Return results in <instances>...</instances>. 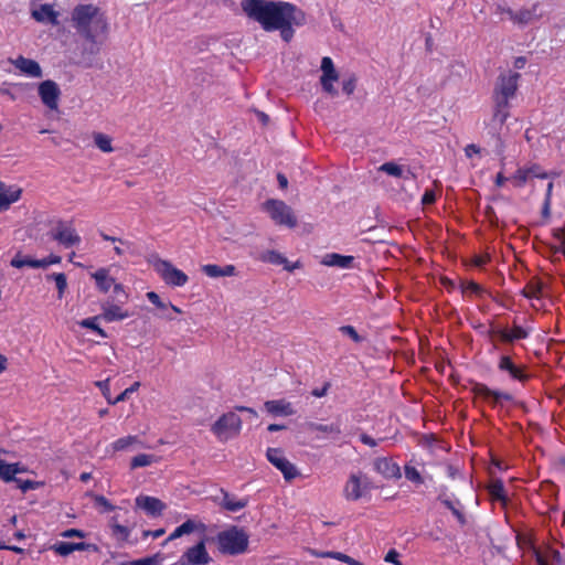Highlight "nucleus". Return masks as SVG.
Wrapping results in <instances>:
<instances>
[{"label":"nucleus","mask_w":565,"mask_h":565,"mask_svg":"<svg viewBox=\"0 0 565 565\" xmlns=\"http://www.w3.org/2000/svg\"><path fill=\"white\" fill-rule=\"evenodd\" d=\"M242 9L249 19L267 31H279L285 42L294 38V26L305 22L303 13L294 4L284 1L243 0Z\"/></svg>","instance_id":"f257e3e1"},{"label":"nucleus","mask_w":565,"mask_h":565,"mask_svg":"<svg viewBox=\"0 0 565 565\" xmlns=\"http://www.w3.org/2000/svg\"><path fill=\"white\" fill-rule=\"evenodd\" d=\"M71 25L83 40L82 60L90 64L108 36L109 23L105 12L93 3L77 4L71 13Z\"/></svg>","instance_id":"f03ea898"},{"label":"nucleus","mask_w":565,"mask_h":565,"mask_svg":"<svg viewBox=\"0 0 565 565\" xmlns=\"http://www.w3.org/2000/svg\"><path fill=\"white\" fill-rule=\"evenodd\" d=\"M249 536L238 526H231L216 535L218 551L222 554L239 555L247 551Z\"/></svg>","instance_id":"7ed1b4c3"},{"label":"nucleus","mask_w":565,"mask_h":565,"mask_svg":"<svg viewBox=\"0 0 565 565\" xmlns=\"http://www.w3.org/2000/svg\"><path fill=\"white\" fill-rule=\"evenodd\" d=\"M509 107L510 104L508 102L494 100V110L489 125V134L494 138V149L499 156L503 154L505 148L501 136V129L510 116Z\"/></svg>","instance_id":"20e7f679"},{"label":"nucleus","mask_w":565,"mask_h":565,"mask_svg":"<svg viewBox=\"0 0 565 565\" xmlns=\"http://www.w3.org/2000/svg\"><path fill=\"white\" fill-rule=\"evenodd\" d=\"M242 428V419L241 417L234 413L230 412L223 414L211 427L212 433L216 436V438L221 441H227L236 436H238Z\"/></svg>","instance_id":"39448f33"},{"label":"nucleus","mask_w":565,"mask_h":565,"mask_svg":"<svg viewBox=\"0 0 565 565\" xmlns=\"http://www.w3.org/2000/svg\"><path fill=\"white\" fill-rule=\"evenodd\" d=\"M265 211L269 214L270 218L278 225H284L289 228L297 226V216L294 210L280 200H267L264 204Z\"/></svg>","instance_id":"423d86ee"},{"label":"nucleus","mask_w":565,"mask_h":565,"mask_svg":"<svg viewBox=\"0 0 565 565\" xmlns=\"http://www.w3.org/2000/svg\"><path fill=\"white\" fill-rule=\"evenodd\" d=\"M372 488L370 478L362 473H351L343 488V497L348 501H358L366 497Z\"/></svg>","instance_id":"0eeeda50"},{"label":"nucleus","mask_w":565,"mask_h":565,"mask_svg":"<svg viewBox=\"0 0 565 565\" xmlns=\"http://www.w3.org/2000/svg\"><path fill=\"white\" fill-rule=\"evenodd\" d=\"M520 77L519 73L511 71L500 74L494 85L493 99L509 103L515 96Z\"/></svg>","instance_id":"6e6552de"},{"label":"nucleus","mask_w":565,"mask_h":565,"mask_svg":"<svg viewBox=\"0 0 565 565\" xmlns=\"http://www.w3.org/2000/svg\"><path fill=\"white\" fill-rule=\"evenodd\" d=\"M153 268L169 286L182 287L189 280L188 276L182 270L174 267L169 260L158 258L153 262Z\"/></svg>","instance_id":"1a4fd4ad"},{"label":"nucleus","mask_w":565,"mask_h":565,"mask_svg":"<svg viewBox=\"0 0 565 565\" xmlns=\"http://www.w3.org/2000/svg\"><path fill=\"white\" fill-rule=\"evenodd\" d=\"M51 236L54 241L58 242L66 248L81 243V236L77 234L71 222L57 221L51 232Z\"/></svg>","instance_id":"9d476101"},{"label":"nucleus","mask_w":565,"mask_h":565,"mask_svg":"<svg viewBox=\"0 0 565 565\" xmlns=\"http://www.w3.org/2000/svg\"><path fill=\"white\" fill-rule=\"evenodd\" d=\"M212 562V557L206 551L204 541H200L192 547H189L174 565H206Z\"/></svg>","instance_id":"9b49d317"},{"label":"nucleus","mask_w":565,"mask_h":565,"mask_svg":"<svg viewBox=\"0 0 565 565\" xmlns=\"http://www.w3.org/2000/svg\"><path fill=\"white\" fill-rule=\"evenodd\" d=\"M268 461L284 475L287 481L295 479L298 475L297 468L292 465L279 448H268L266 451Z\"/></svg>","instance_id":"f8f14e48"},{"label":"nucleus","mask_w":565,"mask_h":565,"mask_svg":"<svg viewBox=\"0 0 565 565\" xmlns=\"http://www.w3.org/2000/svg\"><path fill=\"white\" fill-rule=\"evenodd\" d=\"M39 95L42 103L51 110L58 107L61 90L58 85L51 79H46L39 85Z\"/></svg>","instance_id":"ddd939ff"},{"label":"nucleus","mask_w":565,"mask_h":565,"mask_svg":"<svg viewBox=\"0 0 565 565\" xmlns=\"http://www.w3.org/2000/svg\"><path fill=\"white\" fill-rule=\"evenodd\" d=\"M473 393L484 398L486 401L492 403L493 405L501 404L502 402H511L513 396L505 392L493 391L489 388L487 385L477 383L473 388Z\"/></svg>","instance_id":"4468645a"},{"label":"nucleus","mask_w":565,"mask_h":565,"mask_svg":"<svg viewBox=\"0 0 565 565\" xmlns=\"http://www.w3.org/2000/svg\"><path fill=\"white\" fill-rule=\"evenodd\" d=\"M22 189L17 185H7L0 181V212L7 211L10 205L20 200Z\"/></svg>","instance_id":"2eb2a0df"},{"label":"nucleus","mask_w":565,"mask_h":565,"mask_svg":"<svg viewBox=\"0 0 565 565\" xmlns=\"http://www.w3.org/2000/svg\"><path fill=\"white\" fill-rule=\"evenodd\" d=\"M10 62L14 65L15 68H18L20 72H22L29 77H42V68L40 64L34 60H30L20 55L14 60H10Z\"/></svg>","instance_id":"dca6fc26"},{"label":"nucleus","mask_w":565,"mask_h":565,"mask_svg":"<svg viewBox=\"0 0 565 565\" xmlns=\"http://www.w3.org/2000/svg\"><path fill=\"white\" fill-rule=\"evenodd\" d=\"M31 17L40 23L58 24V12L51 4H41L39 8L31 10Z\"/></svg>","instance_id":"f3484780"},{"label":"nucleus","mask_w":565,"mask_h":565,"mask_svg":"<svg viewBox=\"0 0 565 565\" xmlns=\"http://www.w3.org/2000/svg\"><path fill=\"white\" fill-rule=\"evenodd\" d=\"M136 505L151 516L160 515L166 508L161 500L149 495L137 497Z\"/></svg>","instance_id":"a211bd4d"},{"label":"nucleus","mask_w":565,"mask_h":565,"mask_svg":"<svg viewBox=\"0 0 565 565\" xmlns=\"http://www.w3.org/2000/svg\"><path fill=\"white\" fill-rule=\"evenodd\" d=\"M530 331L521 326H514L512 330L497 329L491 331V335H497L502 342L512 343L516 340L526 339Z\"/></svg>","instance_id":"6ab92c4d"},{"label":"nucleus","mask_w":565,"mask_h":565,"mask_svg":"<svg viewBox=\"0 0 565 565\" xmlns=\"http://www.w3.org/2000/svg\"><path fill=\"white\" fill-rule=\"evenodd\" d=\"M498 369L500 371L508 372L512 379L520 382H525L529 379V375L523 371V369L516 366L508 355H502L500 358Z\"/></svg>","instance_id":"aec40b11"},{"label":"nucleus","mask_w":565,"mask_h":565,"mask_svg":"<svg viewBox=\"0 0 565 565\" xmlns=\"http://www.w3.org/2000/svg\"><path fill=\"white\" fill-rule=\"evenodd\" d=\"M265 409L274 416H291L295 409L286 399H273L264 403Z\"/></svg>","instance_id":"412c9836"},{"label":"nucleus","mask_w":565,"mask_h":565,"mask_svg":"<svg viewBox=\"0 0 565 565\" xmlns=\"http://www.w3.org/2000/svg\"><path fill=\"white\" fill-rule=\"evenodd\" d=\"M258 258L265 263H269L273 265H281L286 270L290 273L300 266L299 262L290 265L288 259L276 250H265L259 255Z\"/></svg>","instance_id":"4be33fe9"},{"label":"nucleus","mask_w":565,"mask_h":565,"mask_svg":"<svg viewBox=\"0 0 565 565\" xmlns=\"http://www.w3.org/2000/svg\"><path fill=\"white\" fill-rule=\"evenodd\" d=\"M303 427L308 431H319L323 436L322 437H338L341 434V427L339 423L331 424H319L316 422H306Z\"/></svg>","instance_id":"5701e85b"},{"label":"nucleus","mask_w":565,"mask_h":565,"mask_svg":"<svg viewBox=\"0 0 565 565\" xmlns=\"http://www.w3.org/2000/svg\"><path fill=\"white\" fill-rule=\"evenodd\" d=\"M374 469L387 479L401 477L399 467L387 458H377L374 461Z\"/></svg>","instance_id":"b1692460"},{"label":"nucleus","mask_w":565,"mask_h":565,"mask_svg":"<svg viewBox=\"0 0 565 565\" xmlns=\"http://www.w3.org/2000/svg\"><path fill=\"white\" fill-rule=\"evenodd\" d=\"M353 262V256H344L337 253H329L323 256L321 264L330 267L351 268Z\"/></svg>","instance_id":"393cba45"},{"label":"nucleus","mask_w":565,"mask_h":565,"mask_svg":"<svg viewBox=\"0 0 565 565\" xmlns=\"http://www.w3.org/2000/svg\"><path fill=\"white\" fill-rule=\"evenodd\" d=\"M201 269L206 276L211 278L231 277L236 274V268L234 265H225L222 267L215 264H207L203 265Z\"/></svg>","instance_id":"a878e982"},{"label":"nucleus","mask_w":565,"mask_h":565,"mask_svg":"<svg viewBox=\"0 0 565 565\" xmlns=\"http://www.w3.org/2000/svg\"><path fill=\"white\" fill-rule=\"evenodd\" d=\"M130 317L128 311H124L119 306L107 303L103 306L102 318L108 322L124 320Z\"/></svg>","instance_id":"bb28decb"},{"label":"nucleus","mask_w":565,"mask_h":565,"mask_svg":"<svg viewBox=\"0 0 565 565\" xmlns=\"http://www.w3.org/2000/svg\"><path fill=\"white\" fill-rule=\"evenodd\" d=\"M92 277L95 279L98 289L102 292H108L110 287L114 285L115 280L108 274V269L100 268L92 274Z\"/></svg>","instance_id":"cd10ccee"},{"label":"nucleus","mask_w":565,"mask_h":565,"mask_svg":"<svg viewBox=\"0 0 565 565\" xmlns=\"http://www.w3.org/2000/svg\"><path fill=\"white\" fill-rule=\"evenodd\" d=\"M222 493H223V500L221 502V505L227 511L237 512V511L244 509L248 503L247 499L236 500L223 490H222Z\"/></svg>","instance_id":"c85d7f7f"},{"label":"nucleus","mask_w":565,"mask_h":565,"mask_svg":"<svg viewBox=\"0 0 565 565\" xmlns=\"http://www.w3.org/2000/svg\"><path fill=\"white\" fill-rule=\"evenodd\" d=\"M195 527L196 525L192 520L185 521L184 523L174 529V531L163 542V545H166L170 541L181 537L182 535L192 533L195 530Z\"/></svg>","instance_id":"c756f323"},{"label":"nucleus","mask_w":565,"mask_h":565,"mask_svg":"<svg viewBox=\"0 0 565 565\" xmlns=\"http://www.w3.org/2000/svg\"><path fill=\"white\" fill-rule=\"evenodd\" d=\"M489 494L492 500H497L505 504L507 497L503 482L501 480L492 481L488 487Z\"/></svg>","instance_id":"7c9ffc66"},{"label":"nucleus","mask_w":565,"mask_h":565,"mask_svg":"<svg viewBox=\"0 0 565 565\" xmlns=\"http://www.w3.org/2000/svg\"><path fill=\"white\" fill-rule=\"evenodd\" d=\"M11 463H7L6 461L0 459V479L4 482H20L19 478H15L17 476V469L13 468Z\"/></svg>","instance_id":"2f4dec72"},{"label":"nucleus","mask_w":565,"mask_h":565,"mask_svg":"<svg viewBox=\"0 0 565 565\" xmlns=\"http://www.w3.org/2000/svg\"><path fill=\"white\" fill-rule=\"evenodd\" d=\"M95 146L103 152H111V138L103 132H94L93 135Z\"/></svg>","instance_id":"473e14b6"},{"label":"nucleus","mask_w":565,"mask_h":565,"mask_svg":"<svg viewBox=\"0 0 565 565\" xmlns=\"http://www.w3.org/2000/svg\"><path fill=\"white\" fill-rule=\"evenodd\" d=\"M154 460L156 457L153 455L139 454L131 459L130 467L131 469L147 467L154 462Z\"/></svg>","instance_id":"72a5a7b5"},{"label":"nucleus","mask_w":565,"mask_h":565,"mask_svg":"<svg viewBox=\"0 0 565 565\" xmlns=\"http://www.w3.org/2000/svg\"><path fill=\"white\" fill-rule=\"evenodd\" d=\"M138 441L139 440L137 436H127L114 441L111 447L115 451H121L128 449L130 446L137 444Z\"/></svg>","instance_id":"f704fd0d"},{"label":"nucleus","mask_w":565,"mask_h":565,"mask_svg":"<svg viewBox=\"0 0 565 565\" xmlns=\"http://www.w3.org/2000/svg\"><path fill=\"white\" fill-rule=\"evenodd\" d=\"M379 170L392 177L405 178L403 168L394 162H385L379 168Z\"/></svg>","instance_id":"c9c22d12"},{"label":"nucleus","mask_w":565,"mask_h":565,"mask_svg":"<svg viewBox=\"0 0 565 565\" xmlns=\"http://www.w3.org/2000/svg\"><path fill=\"white\" fill-rule=\"evenodd\" d=\"M46 278L53 279L55 281L56 288L58 290V298L61 299L67 288L66 276L63 273H57L51 274Z\"/></svg>","instance_id":"e433bc0d"},{"label":"nucleus","mask_w":565,"mask_h":565,"mask_svg":"<svg viewBox=\"0 0 565 565\" xmlns=\"http://www.w3.org/2000/svg\"><path fill=\"white\" fill-rule=\"evenodd\" d=\"M99 317L87 318L82 320L79 324L83 328L92 329L93 331L97 332L102 338H107V333L105 332V330L99 328L98 324L96 323Z\"/></svg>","instance_id":"4c0bfd02"},{"label":"nucleus","mask_w":565,"mask_h":565,"mask_svg":"<svg viewBox=\"0 0 565 565\" xmlns=\"http://www.w3.org/2000/svg\"><path fill=\"white\" fill-rule=\"evenodd\" d=\"M33 263H36V259H32L30 257H23L20 253H18L10 262V265L14 268H22L24 266H29L33 268Z\"/></svg>","instance_id":"58836bf2"},{"label":"nucleus","mask_w":565,"mask_h":565,"mask_svg":"<svg viewBox=\"0 0 565 565\" xmlns=\"http://www.w3.org/2000/svg\"><path fill=\"white\" fill-rule=\"evenodd\" d=\"M111 533L118 541H127L130 534V531L127 526L120 525L118 523L111 524Z\"/></svg>","instance_id":"ea45409f"},{"label":"nucleus","mask_w":565,"mask_h":565,"mask_svg":"<svg viewBox=\"0 0 565 565\" xmlns=\"http://www.w3.org/2000/svg\"><path fill=\"white\" fill-rule=\"evenodd\" d=\"M61 260H62L61 256L50 255L46 258L36 259V263H33L32 265H33V268H45L52 264H60Z\"/></svg>","instance_id":"a19ab883"},{"label":"nucleus","mask_w":565,"mask_h":565,"mask_svg":"<svg viewBox=\"0 0 565 565\" xmlns=\"http://www.w3.org/2000/svg\"><path fill=\"white\" fill-rule=\"evenodd\" d=\"M447 509L452 511L454 509L461 507V503L459 500L452 501L449 497H447L446 492L444 490L440 491L437 498Z\"/></svg>","instance_id":"79ce46f5"},{"label":"nucleus","mask_w":565,"mask_h":565,"mask_svg":"<svg viewBox=\"0 0 565 565\" xmlns=\"http://www.w3.org/2000/svg\"><path fill=\"white\" fill-rule=\"evenodd\" d=\"M54 550L61 556H67L74 552V547L71 542H57L54 545Z\"/></svg>","instance_id":"37998d69"},{"label":"nucleus","mask_w":565,"mask_h":565,"mask_svg":"<svg viewBox=\"0 0 565 565\" xmlns=\"http://www.w3.org/2000/svg\"><path fill=\"white\" fill-rule=\"evenodd\" d=\"M405 477L412 482L423 483V478L415 467L405 466Z\"/></svg>","instance_id":"c03bdc74"},{"label":"nucleus","mask_w":565,"mask_h":565,"mask_svg":"<svg viewBox=\"0 0 565 565\" xmlns=\"http://www.w3.org/2000/svg\"><path fill=\"white\" fill-rule=\"evenodd\" d=\"M512 19L520 24H527L533 19V13L529 10H522L512 15Z\"/></svg>","instance_id":"a18cd8bd"},{"label":"nucleus","mask_w":565,"mask_h":565,"mask_svg":"<svg viewBox=\"0 0 565 565\" xmlns=\"http://www.w3.org/2000/svg\"><path fill=\"white\" fill-rule=\"evenodd\" d=\"M140 386L139 382H135L130 387L126 388L124 392H121L116 398L113 401V405L126 401L129 395L138 390Z\"/></svg>","instance_id":"49530a36"},{"label":"nucleus","mask_w":565,"mask_h":565,"mask_svg":"<svg viewBox=\"0 0 565 565\" xmlns=\"http://www.w3.org/2000/svg\"><path fill=\"white\" fill-rule=\"evenodd\" d=\"M96 385L100 388L102 394L107 399V402L113 405L114 399L111 398V394H110L109 379H106L104 381H98V382H96Z\"/></svg>","instance_id":"de8ad7c7"},{"label":"nucleus","mask_w":565,"mask_h":565,"mask_svg":"<svg viewBox=\"0 0 565 565\" xmlns=\"http://www.w3.org/2000/svg\"><path fill=\"white\" fill-rule=\"evenodd\" d=\"M340 332L351 338L354 342L359 343L362 341V337L356 332L352 326H342Z\"/></svg>","instance_id":"09e8293b"},{"label":"nucleus","mask_w":565,"mask_h":565,"mask_svg":"<svg viewBox=\"0 0 565 565\" xmlns=\"http://www.w3.org/2000/svg\"><path fill=\"white\" fill-rule=\"evenodd\" d=\"M529 178V171H526V169H519L512 179L516 186H522Z\"/></svg>","instance_id":"8fccbe9b"},{"label":"nucleus","mask_w":565,"mask_h":565,"mask_svg":"<svg viewBox=\"0 0 565 565\" xmlns=\"http://www.w3.org/2000/svg\"><path fill=\"white\" fill-rule=\"evenodd\" d=\"M94 502L95 504L103 507L107 512L115 510V505H113L104 495H94Z\"/></svg>","instance_id":"3c124183"},{"label":"nucleus","mask_w":565,"mask_h":565,"mask_svg":"<svg viewBox=\"0 0 565 565\" xmlns=\"http://www.w3.org/2000/svg\"><path fill=\"white\" fill-rule=\"evenodd\" d=\"M356 85V79L354 77H349L342 82V90L348 96L352 95Z\"/></svg>","instance_id":"603ef678"},{"label":"nucleus","mask_w":565,"mask_h":565,"mask_svg":"<svg viewBox=\"0 0 565 565\" xmlns=\"http://www.w3.org/2000/svg\"><path fill=\"white\" fill-rule=\"evenodd\" d=\"M335 81H326V79H320V84L322 86V89L329 94L331 97H335L338 96V90L334 88L333 86V83Z\"/></svg>","instance_id":"864d4df0"},{"label":"nucleus","mask_w":565,"mask_h":565,"mask_svg":"<svg viewBox=\"0 0 565 565\" xmlns=\"http://www.w3.org/2000/svg\"><path fill=\"white\" fill-rule=\"evenodd\" d=\"M159 554H156L153 556L140 558L132 561L130 565H157L158 564Z\"/></svg>","instance_id":"5fc2aeb1"},{"label":"nucleus","mask_w":565,"mask_h":565,"mask_svg":"<svg viewBox=\"0 0 565 565\" xmlns=\"http://www.w3.org/2000/svg\"><path fill=\"white\" fill-rule=\"evenodd\" d=\"M22 492H26L29 490H34L39 487V483L31 480H21L20 482H15Z\"/></svg>","instance_id":"6e6d98bb"},{"label":"nucleus","mask_w":565,"mask_h":565,"mask_svg":"<svg viewBox=\"0 0 565 565\" xmlns=\"http://www.w3.org/2000/svg\"><path fill=\"white\" fill-rule=\"evenodd\" d=\"M147 298H148V300H149L151 303H153V305H154L156 307H158V308L163 309V308H166V307H167V306H166V303H163V302L161 301V299H160L159 295H158V294H156L154 291H149V292H147Z\"/></svg>","instance_id":"4d7b16f0"},{"label":"nucleus","mask_w":565,"mask_h":565,"mask_svg":"<svg viewBox=\"0 0 565 565\" xmlns=\"http://www.w3.org/2000/svg\"><path fill=\"white\" fill-rule=\"evenodd\" d=\"M331 387V383L330 382H324V384L322 385V387L320 388H313L311 391V395L315 396V397H323L327 395L329 388Z\"/></svg>","instance_id":"13d9d810"},{"label":"nucleus","mask_w":565,"mask_h":565,"mask_svg":"<svg viewBox=\"0 0 565 565\" xmlns=\"http://www.w3.org/2000/svg\"><path fill=\"white\" fill-rule=\"evenodd\" d=\"M399 554L396 550H390L384 557V561L387 563H393L395 565H402L398 561Z\"/></svg>","instance_id":"bf43d9fd"},{"label":"nucleus","mask_w":565,"mask_h":565,"mask_svg":"<svg viewBox=\"0 0 565 565\" xmlns=\"http://www.w3.org/2000/svg\"><path fill=\"white\" fill-rule=\"evenodd\" d=\"M436 201L434 191L426 190L422 198V203L425 205L433 204Z\"/></svg>","instance_id":"052dcab7"},{"label":"nucleus","mask_w":565,"mask_h":565,"mask_svg":"<svg viewBox=\"0 0 565 565\" xmlns=\"http://www.w3.org/2000/svg\"><path fill=\"white\" fill-rule=\"evenodd\" d=\"M452 515L457 519L460 525H466L467 519L461 511V507H458L451 511Z\"/></svg>","instance_id":"680f3d73"},{"label":"nucleus","mask_w":565,"mask_h":565,"mask_svg":"<svg viewBox=\"0 0 565 565\" xmlns=\"http://www.w3.org/2000/svg\"><path fill=\"white\" fill-rule=\"evenodd\" d=\"M337 559H339L343 563L350 564V565H362L360 562L355 561L354 558H352L349 555L343 554V553H338Z\"/></svg>","instance_id":"e2e57ef3"},{"label":"nucleus","mask_w":565,"mask_h":565,"mask_svg":"<svg viewBox=\"0 0 565 565\" xmlns=\"http://www.w3.org/2000/svg\"><path fill=\"white\" fill-rule=\"evenodd\" d=\"M332 70H335V68H334V65H333V62H332L331 57H329V56L322 57L321 71L322 72H328V71H332Z\"/></svg>","instance_id":"0e129e2a"},{"label":"nucleus","mask_w":565,"mask_h":565,"mask_svg":"<svg viewBox=\"0 0 565 565\" xmlns=\"http://www.w3.org/2000/svg\"><path fill=\"white\" fill-rule=\"evenodd\" d=\"M320 79L338 81L339 79V73L335 70L328 71V72H322V75H321Z\"/></svg>","instance_id":"69168bd1"},{"label":"nucleus","mask_w":565,"mask_h":565,"mask_svg":"<svg viewBox=\"0 0 565 565\" xmlns=\"http://www.w3.org/2000/svg\"><path fill=\"white\" fill-rule=\"evenodd\" d=\"M481 290V287L475 281H469L465 286V291H469L471 294H480Z\"/></svg>","instance_id":"338daca9"},{"label":"nucleus","mask_w":565,"mask_h":565,"mask_svg":"<svg viewBox=\"0 0 565 565\" xmlns=\"http://www.w3.org/2000/svg\"><path fill=\"white\" fill-rule=\"evenodd\" d=\"M360 439L364 445H367L370 447H375L377 445L376 440L366 434H362Z\"/></svg>","instance_id":"774afa93"}]
</instances>
